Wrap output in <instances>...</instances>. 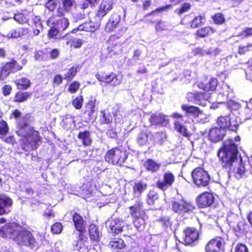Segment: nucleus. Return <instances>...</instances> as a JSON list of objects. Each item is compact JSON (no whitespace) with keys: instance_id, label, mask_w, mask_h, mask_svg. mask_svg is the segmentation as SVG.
<instances>
[{"instance_id":"obj_1","label":"nucleus","mask_w":252,"mask_h":252,"mask_svg":"<svg viewBox=\"0 0 252 252\" xmlns=\"http://www.w3.org/2000/svg\"><path fill=\"white\" fill-rule=\"evenodd\" d=\"M240 141L239 136L226 140L218 153L221 166L234 172L237 179L241 178L246 172L245 163L241 156H238L237 143Z\"/></svg>"},{"instance_id":"obj_2","label":"nucleus","mask_w":252,"mask_h":252,"mask_svg":"<svg viewBox=\"0 0 252 252\" xmlns=\"http://www.w3.org/2000/svg\"><path fill=\"white\" fill-rule=\"evenodd\" d=\"M110 8L109 2L103 0L96 11L95 17L98 18L93 21L89 18V21L85 22L72 30V32L76 33L78 31H84L89 32H94L99 29L101 19L106 15Z\"/></svg>"},{"instance_id":"obj_3","label":"nucleus","mask_w":252,"mask_h":252,"mask_svg":"<svg viewBox=\"0 0 252 252\" xmlns=\"http://www.w3.org/2000/svg\"><path fill=\"white\" fill-rule=\"evenodd\" d=\"M27 128H24L22 135H18L24 138L23 149L27 152L36 151L42 143V137L39 132L36 130L33 126L30 127L28 130H27Z\"/></svg>"},{"instance_id":"obj_4","label":"nucleus","mask_w":252,"mask_h":252,"mask_svg":"<svg viewBox=\"0 0 252 252\" xmlns=\"http://www.w3.org/2000/svg\"><path fill=\"white\" fill-rule=\"evenodd\" d=\"M15 242L21 247H27L32 249L38 248L39 245L33 234L26 228L18 231Z\"/></svg>"},{"instance_id":"obj_5","label":"nucleus","mask_w":252,"mask_h":252,"mask_svg":"<svg viewBox=\"0 0 252 252\" xmlns=\"http://www.w3.org/2000/svg\"><path fill=\"white\" fill-rule=\"evenodd\" d=\"M63 9L57 8L56 13L51 16L47 21L48 26H52L55 28L65 31L69 25V21L65 17Z\"/></svg>"},{"instance_id":"obj_6","label":"nucleus","mask_w":252,"mask_h":252,"mask_svg":"<svg viewBox=\"0 0 252 252\" xmlns=\"http://www.w3.org/2000/svg\"><path fill=\"white\" fill-rule=\"evenodd\" d=\"M31 116L29 114L22 116V112L18 109L13 110L9 115L10 120H15L16 121L17 135H22L24 133V128H28L30 125V119Z\"/></svg>"},{"instance_id":"obj_7","label":"nucleus","mask_w":252,"mask_h":252,"mask_svg":"<svg viewBox=\"0 0 252 252\" xmlns=\"http://www.w3.org/2000/svg\"><path fill=\"white\" fill-rule=\"evenodd\" d=\"M193 182L198 187H206L209 184L211 178L203 168L197 167L191 172Z\"/></svg>"},{"instance_id":"obj_8","label":"nucleus","mask_w":252,"mask_h":252,"mask_svg":"<svg viewBox=\"0 0 252 252\" xmlns=\"http://www.w3.org/2000/svg\"><path fill=\"white\" fill-rule=\"evenodd\" d=\"M23 68V65L19 64L15 59H11L9 62L3 63L0 68V78L4 79L10 73L21 71Z\"/></svg>"},{"instance_id":"obj_9","label":"nucleus","mask_w":252,"mask_h":252,"mask_svg":"<svg viewBox=\"0 0 252 252\" xmlns=\"http://www.w3.org/2000/svg\"><path fill=\"white\" fill-rule=\"evenodd\" d=\"M17 227H21L19 224L15 222L5 223L0 228V236L4 238H9L14 242L17 236Z\"/></svg>"},{"instance_id":"obj_10","label":"nucleus","mask_w":252,"mask_h":252,"mask_svg":"<svg viewBox=\"0 0 252 252\" xmlns=\"http://www.w3.org/2000/svg\"><path fill=\"white\" fill-rule=\"evenodd\" d=\"M186 99L189 102L205 106L207 105V101H209L210 96L209 94L196 92H189L186 95Z\"/></svg>"},{"instance_id":"obj_11","label":"nucleus","mask_w":252,"mask_h":252,"mask_svg":"<svg viewBox=\"0 0 252 252\" xmlns=\"http://www.w3.org/2000/svg\"><path fill=\"white\" fill-rule=\"evenodd\" d=\"M172 209L175 212L181 214L191 211L194 207L190 203L182 199L173 201Z\"/></svg>"},{"instance_id":"obj_12","label":"nucleus","mask_w":252,"mask_h":252,"mask_svg":"<svg viewBox=\"0 0 252 252\" xmlns=\"http://www.w3.org/2000/svg\"><path fill=\"white\" fill-rule=\"evenodd\" d=\"M175 177L170 172L167 171L163 175V179L159 180L157 183V186L162 190H165L171 187L175 181Z\"/></svg>"},{"instance_id":"obj_13","label":"nucleus","mask_w":252,"mask_h":252,"mask_svg":"<svg viewBox=\"0 0 252 252\" xmlns=\"http://www.w3.org/2000/svg\"><path fill=\"white\" fill-rule=\"evenodd\" d=\"M232 118L230 116H220L217 120V124L220 128L224 129L228 128L229 130L235 131L238 124L235 121H232Z\"/></svg>"},{"instance_id":"obj_14","label":"nucleus","mask_w":252,"mask_h":252,"mask_svg":"<svg viewBox=\"0 0 252 252\" xmlns=\"http://www.w3.org/2000/svg\"><path fill=\"white\" fill-rule=\"evenodd\" d=\"M71 215L73 225L75 229L78 232H86V220L83 217L78 213L73 212H70Z\"/></svg>"},{"instance_id":"obj_15","label":"nucleus","mask_w":252,"mask_h":252,"mask_svg":"<svg viewBox=\"0 0 252 252\" xmlns=\"http://www.w3.org/2000/svg\"><path fill=\"white\" fill-rule=\"evenodd\" d=\"M85 232H79L78 239L75 241L73 247L77 251L91 249L92 244H89L88 237L85 234Z\"/></svg>"},{"instance_id":"obj_16","label":"nucleus","mask_w":252,"mask_h":252,"mask_svg":"<svg viewBox=\"0 0 252 252\" xmlns=\"http://www.w3.org/2000/svg\"><path fill=\"white\" fill-rule=\"evenodd\" d=\"M13 205L12 199L8 196L0 194V216L8 214L10 212V208Z\"/></svg>"},{"instance_id":"obj_17","label":"nucleus","mask_w":252,"mask_h":252,"mask_svg":"<svg viewBox=\"0 0 252 252\" xmlns=\"http://www.w3.org/2000/svg\"><path fill=\"white\" fill-rule=\"evenodd\" d=\"M223 242L222 239L219 237L211 240L206 245V252H220Z\"/></svg>"},{"instance_id":"obj_18","label":"nucleus","mask_w":252,"mask_h":252,"mask_svg":"<svg viewBox=\"0 0 252 252\" xmlns=\"http://www.w3.org/2000/svg\"><path fill=\"white\" fill-rule=\"evenodd\" d=\"M126 158V152L119 148L111 149V159L113 164L123 163Z\"/></svg>"},{"instance_id":"obj_19","label":"nucleus","mask_w":252,"mask_h":252,"mask_svg":"<svg viewBox=\"0 0 252 252\" xmlns=\"http://www.w3.org/2000/svg\"><path fill=\"white\" fill-rule=\"evenodd\" d=\"M183 242L186 245H190L198 237V233L196 229L193 228H188L184 231Z\"/></svg>"},{"instance_id":"obj_20","label":"nucleus","mask_w":252,"mask_h":252,"mask_svg":"<svg viewBox=\"0 0 252 252\" xmlns=\"http://www.w3.org/2000/svg\"><path fill=\"white\" fill-rule=\"evenodd\" d=\"M88 231L92 245L93 246L98 245L100 242V235L97 226L94 223L90 224Z\"/></svg>"},{"instance_id":"obj_21","label":"nucleus","mask_w":252,"mask_h":252,"mask_svg":"<svg viewBox=\"0 0 252 252\" xmlns=\"http://www.w3.org/2000/svg\"><path fill=\"white\" fill-rule=\"evenodd\" d=\"M214 197L211 193L204 192L197 198V203L200 208L210 206L214 202Z\"/></svg>"},{"instance_id":"obj_22","label":"nucleus","mask_w":252,"mask_h":252,"mask_svg":"<svg viewBox=\"0 0 252 252\" xmlns=\"http://www.w3.org/2000/svg\"><path fill=\"white\" fill-rule=\"evenodd\" d=\"M29 32L28 28L19 27L11 30L5 37L8 39L18 38L27 35Z\"/></svg>"},{"instance_id":"obj_23","label":"nucleus","mask_w":252,"mask_h":252,"mask_svg":"<svg viewBox=\"0 0 252 252\" xmlns=\"http://www.w3.org/2000/svg\"><path fill=\"white\" fill-rule=\"evenodd\" d=\"M129 214L133 219L145 216V212L143 209V203L139 201L133 206H130Z\"/></svg>"},{"instance_id":"obj_24","label":"nucleus","mask_w":252,"mask_h":252,"mask_svg":"<svg viewBox=\"0 0 252 252\" xmlns=\"http://www.w3.org/2000/svg\"><path fill=\"white\" fill-rule=\"evenodd\" d=\"M225 130L222 128L215 127L211 128L209 132V139L212 142H216L222 139Z\"/></svg>"},{"instance_id":"obj_25","label":"nucleus","mask_w":252,"mask_h":252,"mask_svg":"<svg viewBox=\"0 0 252 252\" xmlns=\"http://www.w3.org/2000/svg\"><path fill=\"white\" fill-rule=\"evenodd\" d=\"M72 31L65 34L66 37V44L70 48L78 49L82 47L83 44V41L80 38H77L74 36H70ZM72 33H73L72 32Z\"/></svg>"},{"instance_id":"obj_26","label":"nucleus","mask_w":252,"mask_h":252,"mask_svg":"<svg viewBox=\"0 0 252 252\" xmlns=\"http://www.w3.org/2000/svg\"><path fill=\"white\" fill-rule=\"evenodd\" d=\"M151 123L155 125L165 126L168 124V119L163 114H153L150 119Z\"/></svg>"},{"instance_id":"obj_27","label":"nucleus","mask_w":252,"mask_h":252,"mask_svg":"<svg viewBox=\"0 0 252 252\" xmlns=\"http://www.w3.org/2000/svg\"><path fill=\"white\" fill-rule=\"evenodd\" d=\"M16 88L18 90H26L29 89L32 85L30 80L26 77H22L17 78L13 81Z\"/></svg>"},{"instance_id":"obj_28","label":"nucleus","mask_w":252,"mask_h":252,"mask_svg":"<svg viewBox=\"0 0 252 252\" xmlns=\"http://www.w3.org/2000/svg\"><path fill=\"white\" fill-rule=\"evenodd\" d=\"M96 99L91 96L88 101L86 103L85 114L88 115L89 117L94 116L95 111Z\"/></svg>"},{"instance_id":"obj_29","label":"nucleus","mask_w":252,"mask_h":252,"mask_svg":"<svg viewBox=\"0 0 252 252\" xmlns=\"http://www.w3.org/2000/svg\"><path fill=\"white\" fill-rule=\"evenodd\" d=\"M49 27L50 29L48 31L47 37L49 39L62 40L65 37V35H62L63 32H64L63 31H61V30L52 26Z\"/></svg>"},{"instance_id":"obj_30","label":"nucleus","mask_w":252,"mask_h":252,"mask_svg":"<svg viewBox=\"0 0 252 252\" xmlns=\"http://www.w3.org/2000/svg\"><path fill=\"white\" fill-rule=\"evenodd\" d=\"M200 89L205 91H210L214 90L217 86V80L216 78H212L208 83L204 84L203 82H198L195 84Z\"/></svg>"},{"instance_id":"obj_31","label":"nucleus","mask_w":252,"mask_h":252,"mask_svg":"<svg viewBox=\"0 0 252 252\" xmlns=\"http://www.w3.org/2000/svg\"><path fill=\"white\" fill-rule=\"evenodd\" d=\"M78 138L81 140L82 144L85 147L91 145L92 140L91 138V133L89 130L80 131L77 136Z\"/></svg>"},{"instance_id":"obj_32","label":"nucleus","mask_w":252,"mask_h":252,"mask_svg":"<svg viewBox=\"0 0 252 252\" xmlns=\"http://www.w3.org/2000/svg\"><path fill=\"white\" fill-rule=\"evenodd\" d=\"M32 94V93L30 92H23L19 90L15 93L13 101L15 103H22L31 97Z\"/></svg>"},{"instance_id":"obj_33","label":"nucleus","mask_w":252,"mask_h":252,"mask_svg":"<svg viewBox=\"0 0 252 252\" xmlns=\"http://www.w3.org/2000/svg\"><path fill=\"white\" fill-rule=\"evenodd\" d=\"M147 187V183L144 181H137L133 186L134 197L139 196Z\"/></svg>"},{"instance_id":"obj_34","label":"nucleus","mask_w":252,"mask_h":252,"mask_svg":"<svg viewBox=\"0 0 252 252\" xmlns=\"http://www.w3.org/2000/svg\"><path fill=\"white\" fill-rule=\"evenodd\" d=\"M160 163L157 162L152 159H147L144 163L146 169L152 173L157 172L161 167Z\"/></svg>"},{"instance_id":"obj_35","label":"nucleus","mask_w":252,"mask_h":252,"mask_svg":"<svg viewBox=\"0 0 252 252\" xmlns=\"http://www.w3.org/2000/svg\"><path fill=\"white\" fill-rule=\"evenodd\" d=\"M80 68V67L78 65L76 66L73 65L70 67L64 74L63 79L67 82H70L76 76Z\"/></svg>"},{"instance_id":"obj_36","label":"nucleus","mask_w":252,"mask_h":252,"mask_svg":"<svg viewBox=\"0 0 252 252\" xmlns=\"http://www.w3.org/2000/svg\"><path fill=\"white\" fill-rule=\"evenodd\" d=\"M125 222L120 220H114L111 222V232L116 234L121 233Z\"/></svg>"},{"instance_id":"obj_37","label":"nucleus","mask_w":252,"mask_h":252,"mask_svg":"<svg viewBox=\"0 0 252 252\" xmlns=\"http://www.w3.org/2000/svg\"><path fill=\"white\" fill-rule=\"evenodd\" d=\"M153 135L150 131H145L141 133L138 137V142L141 145L147 144L150 141H152Z\"/></svg>"},{"instance_id":"obj_38","label":"nucleus","mask_w":252,"mask_h":252,"mask_svg":"<svg viewBox=\"0 0 252 252\" xmlns=\"http://www.w3.org/2000/svg\"><path fill=\"white\" fill-rule=\"evenodd\" d=\"M50 50L49 47H46L43 50L35 51L34 54V59L42 61L48 60V50Z\"/></svg>"},{"instance_id":"obj_39","label":"nucleus","mask_w":252,"mask_h":252,"mask_svg":"<svg viewBox=\"0 0 252 252\" xmlns=\"http://www.w3.org/2000/svg\"><path fill=\"white\" fill-rule=\"evenodd\" d=\"M181 108L186 113L190 114L194 117H198L201 113L197 107L194 106H188L184 104L182 105Z\"/></svg>"},{"instance_id":"obj_40","label":"nucleus","mask_w":252,"mask_h":252,"mask_svg":"<svg viewBox=\"0 0 252 252\" xmlns=\"http://www.w3.org/2000/svg\"><path fill=\"white\" fill-rule=\"evenodd\" d=\"M175 129L179 133L183 135L184 136L188 137L189 134L187 128L183 125L179 120H176L174 122Z\"/></svg>"},{"instance_id":"obj_41","label":"nucleus","mask_w":252,"mask_h":252,"mask_svg":"<svg viewBox=\"0 0 252 252\" xmlns=\"http://www.w3.org/2000/svg\"><path fill=\"white\" fill-rule=\"evenodd\" d=\"M146 215L133 219L135 227L139 231L143 230L145 227Z\"/></svg>"},{"instance_id":"obj_42","label":"nucleus","mask_w":252,"mask_h":252,"mask_svg":"<svg viewBox=\"0 0 252 252\" xmlns=\"http://www.w3.org/2000/svg\"><path fill=\"white\" fill-rule=\"evenodd\" d=\"M222 88L223 90H225V91H222V92H220L219 94L218 97L219 98H221L223 97V99L220 102L221 103H225L228 99V96L229 94V88L226 85L224 84L222 86Z\"/></svg>"},{"instance_id":"obj_43","label":"nucleus","mask_w":252,"mask_h":252,"mask_svg":"<svg viewBox=\"0 0 252 252\" xmlns=\"http://www.w3.org/2000/svg\"><path fill=\"white\" fill-rule=\"evenodd\" d=\"M14 19L20 24L27 23L29 21L28 16L23 13H18L15 14Z\"/></svg>"},{"instance_id":"obj_44","label":"nucleus","mask_w":252,"mask_h":252,"mask_svg":"<svg viewBox=\"0 0 252 252\" xmlns=\"http://www.w3.org/2000/svg\"><path fill=\"white\" fill-rule=\"evenodd\" d=\"M63 6H59L58 8H62L63 9V13H65V11H69L72 8L74 4L75 3V0H63L62 1Z\"/></svg>"},{"instance_id":"obj_45","label":"nucleus","mask_w":252,"mask_h":252,"mask_svg":"<svg viewBox=\"0 0 252 252\" xmlns=\"http://www.w3.org/2000/svg\"><path fill=\"white\" fill-rule=\"evenodd\" d=\"M125 246L124 241L121 239L111 241V248L114 251L118 252L120 250L122 249Z\"/></svg>"},{"instance_id":"obj_46","label":"nucleus","mask_w":252,"mask_h":252,"mask_svg":"<svg viewBox=\"0 0 252 252\" xmlns=\"http://www.w3.org/2000/svg\"><path fill=\"white\" fill-rule=\"evenodd\" d=\"M110 75L103 71H100L96 74V77L100 82L108 84L110 82Z\"/></svg>"},{"instance_id":"obj_47","label":"nucleus","mask_w":252,"mask_h":252,"mask_svg":"<svg viewBox=\"0 0 252 252\" xmlns=\"http://www.w3.org/2000/svg\"><path fill=\"white\" fill-rule=\"evenodd\" d=\"M84 102L83 96L81 95L77 96L72 101V105L76 109H81L83 106Z\"/></svg>"},{"instance_id":"obj_48","label":"nucleus","mask_w":252,"mask_h":252,"mask_svg":"<svg viewBox=\"0 0 252 252\" xmlns=\"http://www.w3.org/2000/svg\"><path fill=\"white\" fill-rule=\"evenodd\" d=\"M9 131V127L7 123L4 120L0 121V136L7 135Z\"/></svg>"},{"instance_id":"obj_49","label":"nucleus","mask_w":252,"mask_h":252,"mask_svg":"<svg viewBox=\"0 0 252 252\" xmlns=\"http://www.w3.org/2000/svg\"><path fill=\"white\" fill-rule=\"evenodd\" d=\"M110 113L108 109L102 110L100 116V123L101 124H107L110 122L109 121Z\"/></svg>"},{"instance_id":"obj_50","label":"nucleus","mask_w":252,"mask_h":252,"mask_svg":"<svg viewBox=\"0 0 252 252\" xmlns=\"http://www.w3.org/2000/svg\"><path fill=\"white\" fill-rule=\"evenodd\" d=\"M63 230V226L61 222H56L51 226V231L54 234H59Z\"/></svg>"},{"instance_id":"obj_51","label":"nucleus","mask_w":252,"mask_h":252,"mask_svg":"<svg viewBox=\"0 0 252 252\" xmlns=\"http://www.w3.org/2000/svg\"><path fill=\"white\" fill-rule=\"evenodd\" d=\"M158 194L154 190H150L147 195V201L148 204L152 205L158 199Z\"/></svg>"},{"instance_id":"obj_52","label":"nucleus","mask_w":252,"mask_h":252,"mask_svg":"<svg viewBox=\"0 0 252 252\" xmlns=\"http://www.w3.org/2000/svg\"><path fill=\"white\" fill-rule=\"evenodd\" d=\"M212 32H213V31L210 27H205L198 30L196 32V34L201 37H204Z\"/></svg>"},{"instance_id":"obj_53","label":"nucleus","mask_w":252,"mask_h":252,"mask_svg":"<svg viewBox=\"0 0 252 252\" xmlns=\"http://www.w3.org/2000/svg\"><path fill=\"white\" fill-rule=\"evenodd\" d=\"M205 20L202 16H197L195 17L192 21L190 25L191 28H196L200 26L201 24L204 23Z\"/></svg>"},{"instance_id":"obj_54","label":"nucleus","mask_w":252,"mask_h":252,"mask_svg":"<svg viewBox=\"0 0 252 252\" xmlns=\"http://www.w3.org/2000/svg\"><path fill=\"white\" fill-rule=\"evenodd\" d=\"M80 84L76 81L72 82L69 86L67 91L70 93H75L79 89Z\"/></svg>"},{"instance_id":"obj_55","label":"nucleus","mask_w":252,"mask_h":252,"mask_svg":"<svg viewBox=\"0 0 252 252\" xmlns=\"http://www.w3.org/2000/svg\"><path fill=\"white\" fill-rule=\"evenodd\" d=\"M49 59L50 60H55L58 58L60 55V51L59 49L55 48V49H50L48 50V55Z\"/></svg>"},{"instance_id":"obj_56","label":"nucleus","mask_w":252,"mask_h":252,"mask_svg":"<svg viewBox=\"0 0 252 252\" xmlns=\"http://www.w3.org/2000/svg\"><path fill=\"white\" fill-rule=\"evenodd\" d=\"M63 77L61 74H58L55 75L52 81V86L53 87L59 86L62 84Z\"/></svg>"},{"instance_id":"obj_57","label":"nucleus","mask_w":252,"mask_h":252,"mask_svg":"<svg viewBox=\"0 0 252 252\" xmlns=\"http://www.w3.org/2000/svg\"><path fill=\"white\" fill-rule=\"evenodd\" d=\"M45 7L50 11L53 12L57 7V2L56 0L52 1H46L45 3Z\"/></svg>"},{"instance_id":"obj_58","label":"nucleus","mask_w":252,"mask_h":252,"mask_svg":"<svg viewBox=\"0 0 252 252\" xmlns=\"http://www.w3.org/2000/svg\"><path fill=\"white\" fill-rule=\"evenodd\" d=\"M213 20L216 24L220 25L225 21L224 16L221 13H217L213 16Z\"/></svg>"},{"instance_id":"obj_59","label":"nucleus","mask_w":252,"mask_h":252,"mask_svg":"<svg viewBox=\"0 0 252 252\" xmlns=\"http://www.w3.org/2000/svg\"><path fill=\"white\" fill-rule=\"evenodd\" d=\"M160 221L164 229H166L171 227V223L168 217H161L160 219Z\"/></svg>"},{"instance_id":"obj_60","label":"nucleus","mask_w":252,"mask_h":252,"mask_svg":"<svg viewBox=\"0 0 252 252\" xmlns=\"http://www.w3.org/2000/svg\"><path fill=\"white\" fill-rule=\"evenodd\" d=\"M12 87L10 85H5L1 88V91L4 96L9 95L12 92Z\"/></svg>"},{"instance_id":"obj_61","label":"nucleus","mask_w":252,"mask_h":252,"mask_svg":"<svg viewBox=\"0 0 252 252\" xmlns=\"http://www.w3.org/2000/svg\"><path fill=\"white\" fill-rule=\"evenodd\" d=\"M252 48V44H248L247 45H241L239 47V53L243 54L246 52L249 51Z\"/></svg>"},{"instance_id":"obj_62","label":"nucleus","mask_w":252,"mask_h":252,"mask_svg":"<svg viewBox=\"0 0 252 252\" xmlns=\"http://www.w3.org/2000/svg\"><path fill=\"white\" fill-rule=\"evenodd\" d=\"M234 252H249V251L245 245L238 244L235 247Z\"/></svg>"},{"instance_id":"obj_63","label":"nucleus","mask_w":252,"mask_h":252,"mask_svg":"<svg viewBox=\"0 0 252 252\" xmlns=\"http://www.w3.org/2000/svg\"><path fill=\"white\" fill-rule=\"evenodd\" d=\"M3 141L9 144H14L16 143L15 138L14 135H10L2 138Z\"/></svg>"},{"instance_id":"obj_64","label":"nucleus","mask_w":252,"mask_h":252,"mask_svg":"<svg viewBox=\"0 0 252 252\" xmlns=\"http://www.w3.org/2000/svg\"><path fill=\"white\" fill-rule=\"evenodd\" d=\"M190 7V5L188 3H186L183 4L181 8H180L178 11V14H181L187 11H188Z\"/></svg>"}]
</instances>
